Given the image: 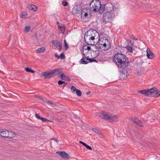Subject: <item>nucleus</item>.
<instances>
[{
    "label": "nucleus",
    "instance_id": "obj_1",
    "mask_svg": "<svg viewBox=\"0 0 160 160\" xmlns=\"http://www.w3.org/2000/svg\"><path fill=\"white\" fill-rule=\"evenodd\" d=\"M113 61L118 67L122 69L126 68L129 63L128 58L125 55L121 53H118L115 55Z\"/></svg>",
    "mask_w": 160,
    "mask_h": 160
},
{
    "label": "nucleus",
    "instance_id": "obj_2",
    "mask_svg": "<svg viewBox=\"0 0 160 160\" xmlns=\"http://www.w3.org/2000/svg\"><path fill=\"white\" fill-rule=\"evenodd\" d=\"M103 5H101V2L99 0H92L90 3L89 7L91 10L92 12H97L101 14L103 12L102 10Z\"/></svg>",
    "mask_w": 160,
    "mask_h": 160
},
{
    "label": "nucleus",
    "instance_id": "obj_3",
    "mask_svg": "<svg viewBox=\"0 0 160 160\" xmlns=\"http://www.w3.org/2000/svg\"><path fill=\"white\" fill-rule=\"evenodd\" d=\"M95 32H96V31L93 30H88L87 31L84 35V40L86 43L88 45H94V44L90 42L91 40H95V36L93 35L95 34Z\"/></svg>",
    "mask_w": 160,
    "mask_h": 160
},
{
    "label": "nucleus",
    "instance_id": "obj_4",
    "mask_svg": "<svg viewBox=\"0 0 160 160\" xmlns=\"http://www.w3.org/2000/svg\"><path fill=\"white\" fill-rule=\"evenodd\" d=\"M102 10L103 12L109 14H114L115 15L117 10L114 8L112 4L111 3H108L103 5Z\"/></svg>",
    "mask_w": 160,
    "mask_h": 160
},
{
    "label": "nucleus",
    "instance_id": "obj_5",
    "mask_svg": "<svg viewBox=\"0 0 160 160\" xmlns=\"http://www.w3.org/2000/svg\"><path fill=\"white\" fill-rule=\"evenodd\" d=\"M101 118L103 119H108L109 121L118 122V119L116 116L107 112H103L101 114Z\"/></svg>",
    "mask_w": 160,
    "mask_h": 160
},
{
    "label": "nucleus",
    "instance_id": "obj_6",
    "mask_svg": "<svg viewBox=\"0 0 160 160\" xmlns=\"http://www.w3.org/2000/svg\"><path fill=\"white\" fill-rule=\"evenodd\" d=\"M104 14L102 17V21L103 23L106 24L108 22H110L115 16L114 14H109L103 12Z\"/></svg>",
    "mask_w": 160,
    "mask_h": 160
},
{
    "label": "nucleus",
    "instance_id": "obj_7",
    "mask_svg": "<svg viewBox=\"0 0 160 160\" xmlns=\"http://www.w3.org/2000/svg\"><path fill=\"white\" fill-rule=\"evenodd\" d=\"M155 88L152 89V88L148 90H142L138 91V92L141 93L145 96L152 97L153 92H154V89Z\"/></svg>",
    "mask_w": 160,
    "mask_h": 160
},
{
    "label": "nucleus",
    "instance_id": "obj_8",
    "mask_svg": "<svg viewBox=\"0 0 160 160\" xmlns=\"http://www.w3.org/2000/svg\"><path fill=\"white\" fill-rule=\"evenodd\" d=\"M41 76L44 77V78H43L44 79L46 78L49 79L53 77L51 70L42 73L41 75Z\"/></svg>",
    "mask_w": 160,
    "mask_h": 160
},
{
    "label": "nucleus",
    "instance_id": "obj_9",
    "mask_svg": "<svg viewBox=\"0 0 160 160\" xmlns=\"http://www.w3.org/2000/svg\"><path fill=\"white\" fill-rule=\"evenodd\" d=\"M127 71L126 70H122L120 72V75L119 76V78L122 80H123L127 79L128 78Z\"/></svg>",
    "mask_w": 160,
    "mask_h": 160
},
{
    "label": "nucleus",
    "instance_id": "obj_10",
    "mask_svg": "<svg viewBox=\"0 0 160 160\" xmlns=\"http://www.w3.org/2000/svg\"><path fill=\"white\" fill-rule=\"evenodd\" d=\"M52 44H54L56 47L58 48L59 51L62 50V43L59 41L57 40H53L52 42Z\"/></svg>",
    "mask_w": 160,
    "mask_h": 160
},
{
    "label": "nucleus",
    "instance_id": "obj_11",
    "mask_svg": "<svg viewBox=\"0 0 160 160\" xmlns=\"http://www.w3.org/2000/svg\"><path fill=\"white\" fill-rule=\"evenodd\" d=\"M62 71V69L61 68H56L51 70L53 77L59 74Z\"/></svg>",
    "mask_w": 160,
    "mask_h": 160
},
{
    "label": "nucleus",
    "instance_id": "obj_12",
    "mask_svg": "<svg viewBox=\"0 0 160 160\" xmlns=\"http://www.w3.org/2000/svg\"><path fill=\"white\" fill-rule=\"evenodd\" d=\"M60 156L64 158H69V155L65 152L58 151L56 152Z\"/></svg>",
    "mask_w": 160,
    "mask_h": 160
},
{
    "label": "nucleus",
    "instance_id": "obj_13",
    "mask_svg": "<svg viewBox=\"0 0 160 160\" xmlns=\"http://www.w3.org/2000/svg\"><path fill=\"white\" fill-rule=\"evenodd\" d=\"M147 56L149 59H152L155 57L154 53L151 51L149 48H148L147 50Z\"/></svg>",
    "mask_w": 160,
    "mask_h": 160
},
{
    "label": "nucleus",
    "instance_id": "obj_14",
    "mask_svg": "<svg viewBox=\"0 0 160 160\" xmlns=\"http://www.w3.org/2000/svg\"><path fill=\"white\" fill-rule=\"evenodd\" d=\"M155 88L156 89H154V92H153L152 94V97H158V96H160V90L156 88H153L152 89Z\"/></svg>",
    "mask_w": 160,
    "mask_h": 160
},
{
    "label": "nucleus",
    "instance_id": "obj_15",
    "mask_svg": "<svg viewBox=\"0 0 160 160\" xmlns=\"http://www.w3.org/2000/svg\"><path fill=\"white\" fill-rule=\"evenodd\" d=\"M8 132V130H0V136L4 138H7V134L6 132Z\"/></svg>",
    "mask_w": 160,
    "mask_h": 160
},
{
    "label": "nucleus",
    "instance_id": "obj_16",
    "mask_svg": "<svg viewBox=\"0 0 160 160\" xmlns=\"http://www.w3.org/2000/svg\"><path fill=\"white\" fill-rule=\"evenodd\" d=\"M28 8L30 10H32L34 11H36L37 10V8L33 4L28 5Z\"/></svg>",
    "mask_w": 160,
    "mask_h": 160
},
{
    "label": "nucleus",
    "instance_id": "obj_17",
    "mask_svg": "<svg viewBox=\"0 0 160 160\" xmlns=\"http://www.w3.org/2000/svg\"><path fill=\"white\" fill-rule=\"evenodd\" d=\"M6 132L7 133V138H12L14 137L15 136V134L12 132L8 131V132Z\"/></svg>",
    "mask_w": 160,
    "mask_h": 160
},
{
    "label": "nucleus",
    "instance_id": "obj_18",
    "mask_svg": "<svg viewBox=\"0 0 160 160\" xmlns=\"http://www.w3.org/2000/svg\"><path fill=\"white\" fill-rule=\"evenodd\" d=\"M60 78L62 80L65 79L68 81H70L71 79L68 76L65 75L63 73H62L60 76Z\"/></svg>",
    "mask_w": 160,
    "mask_h": 160
},
{
    "label": "nucleus",
    "instance_id": "obj_19",
    "mask_svg": "<svg viewBox=\"0 0 160 160\" xmlns=\"http://www.w3.org/2000/svg\"><path fill=\"white\" fill-rule=\"evenodd\" d=\"M88 62L85 60L83 58H82L79 61V63L81 64H88Z\"/></svg>",
    "mask_w": 160,
    "mask_h": 160
},
{
    "label": "nucleus",
    "instance_id": "obj_20",
    "mask_svg": "<svg viewBox=\"0 0 160 160\" xmlns=\"http://www.w3.org/2000/svg\"><path fill=\"white\" fill-rule=\"evenodd\" d=\"M31 27L30 26H26L24 29L23 32H28L30 29Z\"/></svg>",
    "mask_w": 160,
    "mask_h": 160
},
{
    "label": "nucleus",
    "instance_id": "obj_21",
    "mask_svg": "<svg viewBox=\"0 0 160 160\" xmlns=\"http://www.w3.org/2000/svg\"><path fill=\"white\" fill-rule=\"evenodd\" d=\"M131 46H128L127 47V48L128 50V52H132V47L133 45L132 43L131 45Z\"/></svg>",
    "mask_w": 160,
    "mask_h": 160
},
{
    "label": "nucleus",
    "instance_id": "obj_22",
    "mask_svg": "<svg viewBox=\"0 0 160 160\" xmlns=\"http://www.w3.org/2000/svg\"><path fill=\"white\" fill-rule=\"evenodd\" d=\"M27 13L25 12H23L21 13L20 17L21 18H23L26 17V16H27Z\"/></svg>",
    "mask_w": 160,
    "mask_h": 160
},
{
    "label": "nucleus",
    "instance_id": "obj_23",
    "mask_svg": "<svg viewBox=\"0 0 160 160\" xmlns=\"http://www.w3.org/2000/svg\"><path fill=\"white\" fill-rule=\"evenodd\" d=\"M92 130L96 133H98L99 135H102V132H101L100 131H98V130L96 129L95 128H93L92 129Z\"/></svg>",
    "mask_w": 160,
    "mask_h": 160
},
{
    "label": "nucleus",
    "instance_id": "obj_24",
    "mask_svg": "<svg viewBox=\"0 0 160 160\" xmlns=\"http://www.w3.org/2000/svg\"><path fill=\"white\" fill-rule=\"evenodd\" d=\"M45 51V49L44 48H39L37 50V51L39 53L43 52Z\"/></svg>",
    "mask_w": 160,
    "mask_h": 160
},
{
    "label": "nucleus",
    "instance_id": "obj_25",
    "mask_svg": "<svg viewBox=\"0 0 160 160\" xmlns=\"http://www.w3.org/2000/svg\"><path fill=\"white\" fill-rule=\"evenodd\" d=\"M76 92L77 95L78 97H80L82 95V93L81 91L78 89L77 90Z\"/></svg>",
    "mask_w": 160,
    "mask_h": 160
},
{
    "label": "nucleus",
    "instance_id": "obj_26",
    "mask_svg": "<svg viewBox=\"0 0 160 160\" xmlns=\"http://www.w3.org/2000/svg\"><path fill=\"white\" fill-rule=\"evenodd\" d=\"M25 70L27 72H31L32 73H34L35 72V71L32 70L29 68H25Z\"/></svg>",
    "mask_w": 160,
    "mask_h": 160
},
{
    "label": "nucleus",
    "instance_id": "obj_27",
    "mask_svg": "<svg viewBox=\"0 0 160 160\" xmlns=\"http://www.w3.org/2000/svg\"><path fill=\"white\" fill-rule=\"evenodd\" d=\"M62 4L63 6L65 7L67 6L68 3V2L65 0H63L62 1Z\"/></svg>",
    "mask_w": 160,
    "mask_h": 160
},
{
    "label": "nucleus",
    "instance_id": "obj_28",
    "mask_svg": "<svg viewBox=\"0 0 160 160\" xmlns=\"http://www.w3.org/2000/svg\"><path fill=\"white\" fill-rule=\"evenodd\" d=\"M77 89L76 88L73 86H72L71 87V90L72 92H74L75 91H76Z\"/></svg>",
    "mask_w": 160,
    "mask_h": 160
},
{
    "label": "nucleus",
    "instance_id": "obj_29",
    "mask_svg": "<svg viewBox=\"0 0 160 160\" xmlns=\"http://www.w3.org/2000/svg\"><path fill=\"white\" fill-rule=\"evenodd\" d=\"M58 28L62 32H64L65 29V27L64 26H59L58 27Z\"/></svg>",
    "mask_w": 160,
    "mask_h": 160
},
{
    "label": "nucleus",
    "instance_id": "obj_30",
    "mask_svg": "<svg viewBox=\"0 0 160 160\" xmlns=\"http://www.w3.org/2000/svg\"><path fill=\"white\" fill-rule=\"evenodd\" d=\"M132 121H133V122L135 123L136 124H137L138 122H140V121L139 120V119L137 118H133L132 119Z\"/></svg>",
    "mask_w": 160,
    "mask_h": 160
},
{
    "label": "nucleus",
    "instance_id": "obj_31",
    "mask_svg": "<svg viewBox=\"0 0 160 160\" xmlns=\"http://www.w3.org/2000/svg\"><path fill=\"white\" fill-rule=\"evenodd\" d=\"M86 47V45H85L84 47H83V52L84 50L85 49V50H86L87 49L89 51L91 50V47L89 46H88L87 48H85V47Z\"/></svg>",
    "mask_w": 160,
    "mask_h": 160
},
{
    "label": "nucleus",
    "instance_id": "obj_32",
    "mask_svg": "<svg viewBox=\"0 0 160 160\" xmlns=\"http://www.w3.org/2000/svg\"><path fill=\"white\" fill-rule=\"evenodd\" d=\"M35 117L38 119H41V118H41L39 115V114H37V113H36L35 114Z\"/></svg>",
    "mask_w": 160,
    "mask_h": 160
},
{
    "label": "nucleus",
    "instance_id": "obj_33",
    "mask_svg": "<svg viewBox=\"0 0 160 160\" xmlns=\"http://www.w3.org/2000/svg\"><path fill=\"white\" fill-rule=\"evenodd\" d=\"M84 146L89 150H91L92 149V148L90 146L87 145V144H86Z\"/></svg>",
    "mask_w": 160,
    "mask_h": 160
},
{
    "label": "nucleus",
    "instance_id": "obj_34",
    "mask_svg": "<svg viewBox=\"0 0 160 160\" xmlns=\"http://www.w3.org/2000/svg\"><path fill=\"white\" fill-rule=\"evenodd\" d=\"M62 59H64L65 58V56L63 53H61L60 55V56H59Z\"/></svg>",
    "mask_w": 160,
    "mask_h": 160
},
{
    "label": "nucleus",
    "instance_id": "obj_35",
    "mask_svg": "<svg viewBox=\"0 0 160 160\" xmlns=\"http://www.w3.org/2000/svg\"><path fill=\"white\" fill-rule=\"evenodd\" d=\"M41 120L43 122H45L48 121V119L44 118H41Z\"/></svg>",
    "mask_w": 160,
    "mask_h": 160
},
{
    "label": "nucleus",
    "instance_id": "obj_36",
    "mask_svg": "<svg viewBox=\"0 0 160 160\" xmlns=\"http://www.w3.org/2000/svg\"><path fill=\"white\" fill-rule=\"evenodd\" d=\"M88 14L87 13H84V16H83V12H82V13L81 14V17H84V18H86L88 16Z\"/></svg>",
    "mask_w": 160,
    "mask_h": 160
},
{
    "label": "nucleus",
    "instance_id": "obj_37",
    "mask_svg": "<svg viewBox=\"0 0 160 160\" xmlns=\"http://www.w3.org/2000/svg\"><path fill=\"white\" fill-rule=\"evenodd\" d=\"M46 102L47 103L49 104L50 105L52 104L53 103V102L50 101L46 100Z\"/></svg>",
    "mask_w": 160,
    "mask_h": 160
},
{
    "label": "nucleus",
    "instance_id": "obj_38",
    "mask_svg": "<svg viewBox=\"0 0 160 160\" xmlns=\"http://www.w3.org/2000/svg\"><path fill=\"white\" fill-rule=\"evenodd\" d=\"M136 124L140 127L142 126V124L140 121V122H138V123Z\"/></svg>",
    "mask_w": 160,
    "mask_h": 160
},
{
    "label": "nucleus",
    "instance_id": "obj_39",
    "mask_svg": "<svg viewBox=\"0 0 160 160\" xmlns=\"http://www.w3.org/2000/svg\"><path fill=\"white\" fill-rule=\"evenodd\" d=\"M54 55L58 59H59V58H60V57L58 56L57 53H55Z\"/></svg>",
    "mask_w": 160,
    "mask_h": 160
},
{
    "label": "nucleus",
    "instance_id": "obj_40",
    "mask_svg": "<svg viewBox=\"0 0 160 160\" xmlns=\"http://www.w3.org/2000/svg\"><path fill=\"white\" fill-rule=\"evenodd\" d=\"M64 44H65V49L67 50L68 48V45L67 43H65Z\"/></svg>",
    "mask_w": 160,
    "mask_h": 160
},
{
    "label": "nucleus",
    "instance_id": "obj_41",
    "mask_svg": "<svg viewBox=\"0 0 160 160\" xmlns=\"http://www.w3.org/2000/svg\"><path fill=\"white\" fill-rule=\"evenodd\" d=\"M58 84L59 85H62V81H59L58 82Z\"/></svg>",
    "mask_w": 160,
    "mask_h": 160
},
{
    "label": "nucleus",
    "instance_id": "obj_42",
    "mask_svg": "<svg viewBox=\"0 0 160 160\" xmlns=\"http://www.w3.org/2000/svg\"><path fill=\"white\" fill-rule=\"evenodd\" d=\"M79 143L82 144L83 145H84V146H85V145H86V143L84 142H83L82 141H79Z\"/></svg>",
    "mask_w": 160,
    "mask_h": 160
},
{
    "label": "nucleus",
    "instance_id": "obj_43",
    "mask_svg": "<svg viewBox=\"0 0 160 160\" xmlns=\"http://www.w3.org/2000/svg\"><path fill=\"white\" fill-rule=\"evenodd\" d=\"M51 140H54L56 142H58V140L57 139H56V138H53L51 139Z\"/></svg>",
    "mask_w": 160,
    "mask_h": 160
},
{
    "label": "nucleus",
    "instance_id": "obj_44",
    "mask_svg": "<svg viewBox=\"0 0 160 160\" xmlns=\"http://www.w3.org/2000/svg\"><path fill=\"white\" fill-rule=\"evenodd\" d=\"M83 55L85 56V57L87 58L86 60H89L90 58H89L88 56V57H86L85 56V54L84 53H83Z\"/></svg>",
    "mask_w": 160,
    "mask_h": 160
},
{
    "label": "nucleus",
    "instance_id": "obj_45",
    "mask_svg": "<svg viewBox=\"0 0 160 160\" xmlns=\"http://www.w3.org/2000/svg\"><path fill=\"white\" fill-rule=\"evenodd\" d=\"M147 7L148 8H150L151 7V5H150V4H149L147 3Z\"/></svg>",
    "mask_w": 160,
    "mask_h": 160
},
{
    "label": "nucleus",
    "instance_id": "obj_46",
    "mask_svg": "<svg viewBox=\"0 0 160 160\" xmlns=\"http://www.w3.org/2000/svg\"><path fill=\"white\" fill-rule=\"evenodd\" d=\"M89 62H93V59H92V58L89 59Z\"/></svg>",
    "mask_w": 160,
    "mask_h": 160
},
{
    "label": "nucleus",
    "instance_id": "obj_47",
    "mask_svg": "<svg viewBox=\"0 0 160 160\" xmlns=\"http://www.w3.org/2000/svg\"><path fill=\"white\" fill-rule=\"evenodd\" d=\"M67 85V83H65V84H64L62 86V88H63L64 87H66Z\"/></svg>",
    "mask_w": 160,
    "mask_h": 160
},
{
    "label": "nucleus",
    "instance_id": "obj_48",
    "mask_svg": "<svg viewBox=\"0 0 160 160\" xmlns=\"http://www.w3.org/2000/svg\"><path fill=\"white\" fill-rule=\"evenodd\" d=\"M93 62H98V61L95 59H93Z\"/></svg>",
    "mask_w": 160,
    "mask_h": 160
},
{
    "label": "nucleus",
    "instance_id": "obj_49",
    "mask_svg": "<svg viewBox=\"0 0 160 160\" xmlns=\"http://www.w3.org/2000/svg\"><path fill=\"white\" fill-rule=\"evenodd\" d=\"M107 45L106 44V43H104L103 44V46L104 47H106L107 46Z\"/></svg>",
    "mask_w": 160,
    "mask_h": 160
},
{
    "label": "nucleus",
    "instance_id": "obj_50",
    "mask_svg": "<svg viewBox=\"0 0 160 160\" xmlns=\"http://www.w3.org/2000/svg\"><path fill=\"white\" fill-rule=\"evenodd\" d=\"M39 98L41 100H42V97H41L40 96H39Z\"/></svg>",
    "mask_w": 160,
    "mask_h": 160
},
{
    "label": "nucleus",
    "instance_id": "obj_51",
    "mask_svg": "<svg viewBox=\"0 0 160 160\" xmlns=\"http://www.w3.org/2000/svg\"><path fill=\"white\" fill-rule=\"evenodd\" d=\"M90 93V92H89V91L88 92H87V95H89V94Z\"/></svg>",
    "mask_w": 160,
    "mask_h": 160
},
{
    "label": "nucleus",
    "instance_id": "obj_52",
    "mask_svg": "<svg viewBox=\"0 0 160 160\" xmlns=\"http://www.w3.org/2000/svg\"><path fill=\"white\" fill-rule=\"evenodd\" d=\"M62 84H65V83H65V82L62 81Z\"/></svg>",
    "mask_w": 160,
    "mask_h": 160
},
{
    "label": "nucleus",
    "instance_id": "obj_53",
    "mask_svg": "<svg viewBox=\"0 0 160 160\" xmlns=\"http://www.w3.org/2000/svg\"><path fill=\"white\" fill-rule=\"evenodd\" d=\"M47 121L50 122H52V121L50 120H48V121Z\"/></svg>",
    "mask_w": 160,
    "mask_h": 160
},
{
    "label": "nucleus",
    "instance_id": "obj_54",
    "mask_svg": "<svg viewBox=\"0 0 160 160\" xmlns=\"http://www.w3.org/2000/svg\"><path fill=\"white\" fill-rule=\"evenodd\" d=\"M64 44L67 43L66 41V40L65 39L64 40Z\"/></svg>",
    "mask_w": 160,
    "mask_h": 160
},
{
    "label": "nucleus",
    "instance_id": "obj_55",
    "mask_svg": "<svg viewBox=\"0 0 160 160\" xmlns=\"http://www.w3.org/2000/svg\"><path fill=\"white\" fill-rule=\"evenodd\" d=\"M57 24H59V23L58 22H57Z\"/></svg>",
    "mask_w": 160,
    "mask_h": 160
},
{
    "label": "nucleus",
    "instance_id": "obj_56",
    "mask_svg": "<svg viewBox=\"0 0 160 160\" xmlns=\"http://www.w3.org/2000/svg\"><path fill=\"white\" fill-rule=\"evenodd\" d=\"M87 48L86 47H85V48Z\"/></svg>",
    "mask_w": 160,
    "mask_h": 160
},
{
    "label": "nucleus",
    "instance_id": "obj_57",
    "mask_svg": "<svg viewBox=\"0 0 160 160\" xmlns=\"http://www.w3.org/2000/svg\"><path fill=\"white\" fill-rule=\"evenodd\" d=\"M6 0L7 1V0Z\"/></svg>",
    "mask_w": 160,
    "mask_h": 160
}]
</instances>
